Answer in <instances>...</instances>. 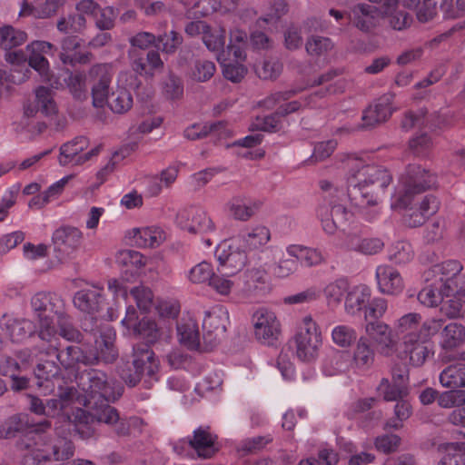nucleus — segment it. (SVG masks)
<instances>
[{"label": "nucleus", "mask_w": 465, "mask_h": 465, "mask_svg": "<svg viewBox=\"0 0 465 465\" xmlns=\"http://www.w3.org/2000/svg\"><path fill=\"white\" fill-rule=\"evenodd\" d=\"M346 171L347 194H337V200L331 199V217L325 207H321L318 213L322 219L323 230L333 234L338 225L348 222L354 215L352 211H347L344 205L349 200L367 220H373L379 213L378 204L384 189L391 183V176L389 172L378 165L367 164L356 155H349L343 161Z\"/></svg>", "instance_id": "obj_1"}, {"label": "nucleus", "mask_w": 465, "mask_h": 465, "mask_svg": "<svg viewBox=\"0 0 465 465\" xmlns=\"http://www.w3.org/2000/svg\"><path fill=\"white\" fill-rule=\"evenodd\" d=\"M74 411L73 413V430L84 439L93 435L92 424L94 420L115 426L119 434L129 431L126 422L119 420L116 410L105 402L114 401L122 395L120 383L108 381L104 372L92 371L80 376Z\"/></svg>", "instance_id": "obj_2"}, {"label": "nucleus", "mask_w": 465, "mask_h": 465, "mask_svg": "<svg viewBox=\"0 0 465 465\" xmlns=\"http://www.w3.org/2000/svg\"><path fill=\"white\" fill-rule=\"evenodd\" d=\"M32 307L39 322V337L50 343V348L57 350L56 339L62 336L67 341H76L80 332L70 323L66 315L54 308H61V301L47 293H37L32 299Z\"/></svg>", "instance_id": "obj_3"}, {"label": "nucleus", "mask_w": 465, "mask_h": 465, "mask_svg": "<svg viewBox=\"0 0 465 465\" xmlns=\"http://www.w3.org/2000/svg\"><path fill=\"white\" fill-rule=\"evenodd\" d=\"M421 316L416 312H409L399 318L393 325L397 336H401L403 360H408L412 366H421L427 360L430 351L422 341H420V324Z\"/></svg>", "instance_id": "obj_4"}, {"label": "nucleus", "mask_w": 465, "mask_h": 465, "mask_svg": "<svg viewBox=\"0 0 465 465\" xmlns=\"http://www.w3.org/2000/svg\"><path fill=\"white\" fill-rule=\"evenodd\" d=\"M153 258L146 257L134 250H120L115 254V262L124 270V272L119 279H111L108 281V290L113 294L116 302L119 299L127 301V287L124 282H132L138 276L145 274V269L153 272L151 267Z\"/></svg>", "instance_id": "obj_5"}, {"label": "nucleus", "mask_w": 465, "mask_h": 465, "mask_svg": "<svg viewBox=\"0 0 465 465\" xmlns=\"http://www.w3.org/2000/svg\"><path fill=\"white\" fill-rule=\"evenodd\" d=\"M114 331L111 328H106L100 339L95 341V351L84 353L80 347L72 345L58 352L56 357L66 370L74 369V365L80 362L93 364L99 360L111 361L116 356L114 348Z\"/></svg>", "instance_id": "obj_6"}, {"label": "nucleus", "mask_w": 465, "mask_h": 465, "mask_svg": "<svg viewBox=\"0 0 465 465\" xmlns=\"http://www.w3.org/2000/svg\"><path fill=\"white\" fill-rule=\"evenodd\" d=\"M77 389L68 388L60 394L59 400H50L44 402L34 396H30V410L37 415L57 418L55 429L58 431H71L73 430V413Z\"/></svg>", "instance_id": "obj_7"}, {"label": "nucleus", "mask_w": 465, "mask_h": 465, "mask_svg": "<svg viewBox=\"0 0 465 465\" xmlns=\"http://www.w3.org/2000/svg\"><path fill=\"white\" fill-rule=\"evenodd\" d=\"M435 184V176L420 165H411L400 178L391 197L393 210H404L411 203L413 195Z\"/></svg>", "instance_id": "obj_8"}, {"label": "nucleus", "mask_w": 465, "mask_h": 465, "mask_svg": "<svg viewBox=\"0 0 465 465\" xmlns=\"http://www.w3.org/2000/svg\"><path fill=\"white\" fill-rule=\"evenodd\" d=\"M297 357L303 361L314 360L322 346V333L311 316L302 319L294 336Z\"/></svg>", "instance_id": "obj_9"}, {"label": "nucleus", "mask_w": 465, "mask_h": 465, "mask_svg": "<svg viewBox=\"0 0 465 465\" xmlns=\"http://www.w3.org/2000/svg\"><path fill=\"white\" fill-rule=\"evenodd\" d=\"M365 335L377 347L380 354L386 357L396 356L403 360V355L398 351L399 342L391 326L381 321H371L364 325Z\"/></svg>", "instance_id": "obj_10"}, {"label": "nucleus", "mask_w": 465, "mask_h": 465, "mask_svg": "<svg viewBox=\"0 0 465 465\" xmlns=\"http://www.w3.org/2000/svg\"><path fill=\"white\" fill-rule=\"evenodd\" d=\"M139 80L132 71H122L116 80V90L112 93L107 103L109 108L115 114L128 112L134 104L132 91L137 88Z\"/></svg>", "instance_id": "obj_11"}, {"label": "nucleus", "mask_w": 465, "mask_h": 465, "mask_svg": "<svg viewBox=\"0 0 465 465\" xmlns=\"http://www.w3.org/2000/svg\"><path fill=\"white\" fill-rule=\"evenodd\" d=\"M255 339L262 344L272 345L281 334V323L275 312L260 307L252 315Z\"/></svg>", "instance_id": "obj_12"}, {"label": "nucleus", "mask_w": 465, "mask_h": 465, "mask_svg": "<svg viewBox=\"0 0 465 465\" xmlns=\"http://www.w3.org/2000/svg\"><path fill=\"white\" fill-rule=\"evenodd\" d=\"M125 328V334L129 336L141 337L147 342H154L162 333V328L147 317L138 321L136 310L131 305L127 306L125 317L122 320Z\"/></svg>", "instance_id": "obj_13"}, {"label": "nucleus", "mask_w": 465, "mask_h": 465, "mask_svg": "<svg viewBox=\"0 0 465 465\" xmlns=\"http://www.w3.org/2000/svg\"><path fill=\"white\" fill-rule=\"evenodd\" d=\"M88 76L94 82L92 85L93 105L103 108L110 99L112 67L108 64H95L90 69Z\"/></svg>", "instance_id": "obj_14"}, {"label": "nucleus", "mask_w": 465, "mask_h": 465, "mask_svg": "<svg viewBox=\"0 0 465 465\" xmlns=\"http://www.w3.org/2000/svg\"><path fill=\"white\" fill-rule=\"evenodd\" d=\"M215 256L221 270L235 275L246 264L247 256L244 252L239 250L232 242L223 241L219 243L215 250Z\"/></svg>", "instance_id": "obj_15"}, {"label": "nucleus", "mask_w": 465, "mask_h": 465, "mask_svg": "<svg viewBox=\"0 0 465 465\" xmlns=\"http://www.w3.org/2000/svg\"><path fill=\"white\" fill-rule=\"evenodd\" d=\"M54 45L46 41H33L26 45L28 64L35 70L43 81H51L50 64L45 54H51Z\"/></svg>", "instance_id": "obj_16"}, {"label": "nucleus", "mask_w": 465, "mask_h": 465, "mask_svg": "<svg viewBox=\"0 0 465 465\" xmlns=\"http://www.w3.org/2000/svg\"><path fill=\"white\" fill-rule=\"evenodd\" d=\"M34 103H26L24 105V114L26 117H34L38 112L47 118L54 117L58 113V106L54 98V93L45 86H38L35 89Z\"/></svg>", "instance_id": "obj_17"}, {"label": "nucleus", "mask_w": 465, "mask_h": 465, "mask_svg": "<svg viewBox=\"0 0 465 465\" xmlns=\"http://www.w3.org/2000/svg\"><path fill=\"white\" fill-rule=\"evenodd\" d=\"M180 227L192 233H207L214 225L207 213L202 210L183 211L177 216Z\"/></svg>", "instance_id": "obj_18"}, {"label": "nucleus", "mask_w": 465, "mask_h": 465, "mask_svg": "<svg viewBox=\"0 0 465 465\" xmlns=\"http://www.w3.org/2000/svg\"><path fill=\"white\" fill-rule=\"evenodd\" d=\"M375 278L378 289L383 294L397 295L404 289V281L401 273L390 265L378 266Z\"/></svg>", "instance_id": "obj_19"}, {"label": "nucleus", "mask_w": 465, "mask_h": 465, "mask_svg": "<svg viewBox=\"0 0 465 465\" xmlns=\"http://www.w3.org/2000/svg\"><path fill=\"white\" fill-rule=\"evenodd\" d=\"M99 5L94 0H82L76 5L80 15L61 18L57 23V29L63 33L79 32L85 26V19L82 15H90L94 17Z\"/></svg>", "instance_id": "obj_20"}, {"label": "nucleus", "mask_w": 465, "mask_h": 465, "mask_svg": "<svg viewBox=\"0 0 465 465\" xmlns=\"http://www.w3.org/2000/svg\"><path fill=\"white\" fill-rule=\"evenodd\" d=\"M352 373L356 376L366 373L374 364L375 350L369 339L360 337L351 356Z\"/></svg>", "instance_id": "obj_21"}, {"label": "nucleus", "mask_w": 465, "mask_h": 465, "mask_svg": "<svg viewBox=\"0 0 465 465\" xmlns=\"http://www.w3.org/2000/svg\"><path fill=\"white\" fill-rule=\"evenodd\" d=\"M462 270V265L454 260L436 264L427 272L426 280L430 277L440 282L445 289L454 291L452 285L457 286V276Z\"/></svg>", "instance_id": "obj_22"}, {"label": "nucleus", "mask_w": 465, "mask_h": 465, "mask_svg": "<svg viewBox=\"0 0 465 465\" xmlns=\"http://www.w3.org/2000/svg\"><path fill=\"white\" fill-rule=\"evenodd\" d=\"M371 298V290L365 284L349 286L344 298V311L348 315H357L364 310Z\"/></svg>", "instance_id": "obj_23"}, {"label": "nucleus", "mask_w": 465, "mask_h": 465, "mask_svg": "<svg viewBox=\"0 0 465 465\" xmlns=\"http://www.w3.org/2000/svg\"><path fill=\"white\" fill-rule=\"evenodd\" d=\"M129 234L134 238L135 244L141 248H157L167 239L166 232L163 228L154 225L134 228Z\"/></svg>", "instance_id": "obj_24"}, {"label": "nucleus", "mask_w": 465, "mask_h": 465, "mask_svg": "<svg viewBox=\"0 0 465 465\" xmlns=\"http://www.w3.org/2000/svg\"><path fill=\"white\" fill-rule=\"evenodd\" d=\"M229 323V313L223 306H215L205 313L203 329L206 335H213L214 339L222 337Z\"/></svg>", "instance_id": "obj_25"}, {"label": "nucleus", "mask_w": 465, "mask_h": 465, "mask_svg": "<svg viewBox=\"0 0 465 465\" xmlns=\"http://www.w3.org/2000/svg\"><path fill=\"white\" fill-rule=\"evenodd\" d=\"M177 337L184 347L194 350L200 345V331L196 319L190 313L184 314L177 324Z\"/></svg>", "instance_id": "obj_26"}, {"label": "nucleus", "mask_w": 465, "mask_h": 465, "mask_svg": "<svg viewBox=\"0 0 465 465\" xmlns=\"http://www.w3.org/2000/svg\"><path fill=\"white\" fill-rule=\"evenodd\" d=\"M134 365L138 374L137 377L129 381L130 386H134L139 381L140 375L153 376L159 370V361L154 353L149 349H134Z\"/></svg>", "instance_id": "obj_27"}, {"label": "nucleus", "mask_w": 465, "mask_h": 465, "mask_svg": "<svg viewBox=\"0 0 465 465\" xmlns=\"http://www.w3.org/2000/svg\"><path fill=\"white\" fill-rule=\"evenodd\" d=\"M74 177L75 174L74 173L63 176L61 179L49 185L46 190L34 196L28 202V206L33 209H41L50 202L58 199L64 193L66 185Z\"/></svg>", "instance_id": "obj_28"}, {"label": "nucleus", "mask_w": 465, "mask_h": 465, "mask_svg": "<svg viewBox=\"0 0 465 465\" xmlns=\"http://www.w3.org/2000/svg\"><path fill=\"white\" fill-rule=\"evenodd\" d=\"M84 238L83 232L77 227L64 226L54 231L53 233L54 243L63 252L76 251Z\"/></svg>", "instance_id": "obj_29"}, {"label": "nucleus", "mask_w": 465, "mask_h": 465, "mask_svg": "<svg viewBox=\"0 0 465 465\" xmlns=\"http://www.w3.org/2000/svg\"><path fill=\"white\" fill-rule=\"evenodd\" d=\"M1 329L5 336L13 341H22L30 336L35 327L29 320H17L10 316H5L1 322Z\"/></svg>", "instance_id": "obj_30"}, {"label": "nucleus", "mask_w": 465, "mask_h": 465, "mask_svg": "<svg viewBox=\"0 0 465 465\" xmlns=\"http://www.w3.org/2000/svg\"><path fill=\"white\" fill-rule=\"evenodd\" d=\"M391 96H383L371 104L363 113L362 120L367 127L386 121L391 114Z\"/></svg>", "instance_id": "obj_31"}, {"label": "nucleus", "mask_w": 465, "mask_h": 465, "mask_svg": "<svg viewBox=\"0 0 465 465\" xmlns=\"http://www.w3.org/2000/svg\"><path fill=\"white\" fill-rule=\"evenodd\" d=\"M322 371L326 376L346 373L350 378L352 373L351 356L348 351H336L324 361Z\"/></svg>", "instance_id": "obj_32"}, {"label": "nucleus", "mask_w": 465, "mask_h": 465, "mask_svg": "<svg viewBox=\"0 0 465 465\" xmlns=\"http://www.w3.org/2000/svg\"><path fill=\"white\" fill-rule=\"evenodd\" d=\"M217 60L223 68V76L232 82H240L247 73L243 62L245 59L235 58L223 50L217 54Z\"/></svg>", "instance_id": "obj_33"}, {"label": "nucleus", "mask_w": 465, "mask_h": 465, "mask_svg": "<svg viewBox=\"0 0 465 465\" xmlns=\"http://www.w3.org/2000/svg\"><path fill=\"white\" fill-rule=\"evenodd\" d=\"M88 147V140L85 137H77L69 143H64L60 149L58 158L59 163L63 166L73 164L81 165L78 160L82 159L84 151Z\"/></svg>", "instance_id": "obj_34"}, {"label": "nucleus", "mask_w": 465, "mask_h": 465, "mask_svg": "<svg viewBox=\"0 0 465 465\" xmlns=\"http://www.w3.org/2000/svg\"><path fill=\"white\" fill-rule=\"evenodd\" d=\"M407 375H393L392 381L382 379L377 388L379 395L387 401H397L407 393Z\"/></svg>", "instance_id": "obj_35"}, {"label": "nucleus", "mask_w": 465, "mask_h": 465, "mask_svg": "<svg viewBox=\"0 0 465 465\" xmlns=\"http://www.w3.org/2000/svg\"><path fill=\"white\" fill-rule=\"evenodd\" d=\"M60 59L64 64H84L88 61V53L82 50L80 39L67 37L62 43Z\"/></svg>", "instance_id": "obj_36"}, {"label": "nucleus", "mask_w": 465, "mask_h": 465, "mask_svg": "<svg viewBox=\"0 0 465 465\" xmlns=\"http://www.w3.org/2000/svg\"><path fill=\"white\" fill-rule=\"evenodd\" d=\"M64 3L65 0H45L43 3L35 2V5L23 2L19 15L21 16L32 15L37 18H47L54 15Z\"/></svg>", "instance_id": "obj_37"}, {"label": "nucleus", "mask_w": 465, "mask_h": 465, "mask_svg": "<svg viewBox=\"0 0 465 465\" xmlns=\"http://www.w3.org/2000/svg\"><path fill=\"white\" fill-rule=\"evenodd\" d=\"M379 13L370 5L361 4L353 7L349 15L351 23L361 31H369L377 23Z\"/></svg>", "instance_id": "obj_38"}, {"label": "nucleus", "mask_w": 465, "mask_h": 465, "mask_svg": "<svg viewBox=\"0 0 465 465\" xmlns=\"http://www.w3.org/2000/svg\"><path fill=\"white\" fill-rule=\"evenodd\" d=\"M216 437L205 430H195L193 438L186 441L202 458H210L217 450L215 445Z\"/></svg>", "instance_id": "obj_39"}, {"label": "nucleus", "mask_w": 465, "mask_h": 465, "mask_svg": "<svg viewBox=\"0 0 465 465\" xmlns=\"http://www.w3.org/2000/svg\"><path fill=\"white\" fill-rule=\"evenodd\" d=\"M287 253L296 259L302 265L312 267L320 265L324 262L321 251L300 244H291L286 248Z\"/></svg>", "instance_id": "obj_40"}, {"label": "nucleus", "mask_w": 465, "mask_h": 465, "mask_svg": "<svg viewBox=\"0 0 465 465\" xmlns=\"http://www.w3.org/2000/svg\"><path fill=\"white\" fill-rule=\"evenodd\" d=\"M440 346L445 350H454L465 344V326L458 322L447 324L440 332Z\"/></svg>", "instance_id": "obj_41"}, {"label": "nucleus", "mask_w": 465, "mask_h": 465, "mask_svg": "<svg viewBox=\"0 0 465 465\" xmlns=\"http://www.w3.org/2000/svg\"><path fill=\"white\" fill-rule=\"evenodd\" d=\"M438 209L439 202L436 197L427 195L420 202L419 208L417 210H413L409 214V218L406 219V223L411 227L420 226L423 224L430 216L434 214Z\"/></svg>", "instance_id": "obj_42"}, {"label": "nucleus", "mask_w": 465, "mask_h": 465, "mask_svg": "<svg viewBox=\"0 0 465 465\" xmlns=\"http://www.w3.org/2000/svg\"><path fill=\"white\" fill-rule=\"evenodd\" d=\"M429 281L431 282L419 292L418 299L425 306L435 307L443 302L444 298H448L449 292L451 291L445 289L443 285L430 277Z\"/></svg>", "instance_id": "obj_43"}, {"label": "nucleus", "mask_w": 465, "mask_h": 465, "mask_svg": "<svg viewBox=\"0 0 465 465\" xmlns=\"http://www.w3.org/2000/svg\"><path fill=\"white\" fill-rule=\"evenodd\" d=\"M74 303L80 311L92 313L100 309L102 304L101 290L92 287L76 292Z\"/></svg>", "instance_id": "obj_44"}, {"label": "nucleus", "mask_w": 465, "mask_h": 465, "mask_svg": "<svg viewBox=\"0 0 465 465\" xmlns=\"http://www.w3.org/2000/svg\"><path fill=\"white\" fill-rule=\"evenodd\" d=\"M292 93V91L275 93L263 101V106L269 109L278 106L277 114L286 115L294 113L301 108L302 104L298 101L286 103Z\"/></svg>", "instance_id": "obj_45"}, {"label": "nucleus", "mask_w": 465, "mask_h": 465, "mask_svg": "<svg viewBox=\"0 0 465 465\" xmlns=\"http://www.w3.org/2000/svg\"><path fill=\"white\" fill-rule=\"evenodd\" d=\"M440 383L448 389L465 387V363L457 362L445 368L440 374Z\"/></svg>", "instance_id": "obj_46"}, {"label": "nucleus", "mask_w": 465, "mask_h": 465, "mask_svg": "<svg viewBox=\"0 0 465 465\" xmlns=\"http://www.w3.org/2000/svg\"><path fill=\"white\" fill-rule=\"evenodd\" d=\"M267 252L273 258L279 259L272 268V272L275 277L284 279L291 276L297 271L298 263L296 259L283 258L282 251L280 248L271 247Z\"/></svg>", "instance_id": "obj_47"}, {"label": "nucleus", "mask_w": 465, "mask_h": 465, "mask_svg": "<svg viewBox=\"0 0 465 465\" xmlns=\"http://www.w3.org/2000/svg\"><path fill=\"white\" fill-rule=\"evenodd\" d=\"M242 242L250 250L259 249L271 240V232L264 225H256L250 228L242 236Z\"/></svg>", "instance_id": "obj_48"}, {"label": "nucleus", "mask_w": 465, "mask_h": 465, "mask_svg": "<svg viewBox=\"0 0 465 465\" xmlns=\"http://www.w3.org/2000/svg\"><path fill=\"white\" fill-rule=\"evenodd\" d=\"M440 311L449 318L465 315V289L457 291L443 301Z\"/></svg>", "instance_id": "obj_49"}, {"label": "nucleus", "mask_w": 465, "mask_h": 465, "mask_svg": "<svg viewBox=\"0 0 465 465\" xmlns=\"http://www.w3.org/2000/svg\"><path fill=\"white\" fill-rule=\"evenodd\" d=\"M350 284L345 279H337L326 283L322 289L323 296L329 306H337L346 295Z\"/></svg>", "instance_id": "obj_50"}, {"label": "nucleus", "mask_w": 465, "mask_h": 465, "mask_svg": "<svg viewBox=\"0 0 465 465\" xmlns=\"http://www.w3.org/2000/svg\"><path fill=\"white\" fill-rule=\"evenodd\" d=\"M214 272L215 269L211 262L203 261L188 270L186 278L193 284L209 285Z\"/></svg>", "instance_id": "obj_51"}, {"label": "nucleus", "mask_w": 465, "mask_h": 465, "mask_svg": "<svg viewBox=\"0 0 465 465\" xmlns=\"http://www.w3.org/2000/svg\"><path fill=\"white\" fill-rule=\"evenodd\" d=\"M332 342L341 348L351 347L357 340L356 330L346 324H338L331 331Z\"/></svg>", "instance_id": "obj_52"}, {"label": "nucleus", "mask_w": 465, "mask_h": 465, "mask_svg": "<svg viewBox=\"0 0 465 465\" xmlns=\"http://www.w3.org/2000/svg\"><path fill=\"white\" fill-rule=\"evenodd\" d=\"M87 75L84 73H70L64 80L66 88L73 97L76 100H84L87 97Z\"/></svg>", "instance_id": "obj_53"}, {"label": "nucleus", "mask_w": 465, "mask_h": 465, "mask_svg": "<svg viewBox=\"0 0 465 465\" xmlns=\"http://www.w3.org/2000/svg\"><path fill=\"white\" fill-rule=\"evenodd\" d=\"M27 39L24 31L5 25L0 28V45L5 49H12L23 45Z\"/></svg>", "instance_id": "obj_54"}, {"label": "nucleus", "mask_w": 465, "mask_h": 465, "mask_svg": "<svg viewBox=\"0 0 465 465\" xmlns=\"http://www.w3.org/2000/svg\"><path fill=\"white\" fill-rule=\"evenodd\" d=\"M226 206L230 214L237 220L247 221L254 214L252 205L240 196L231 199Z\"/></svg>", "instance_id": "obj_55"}, {"label": "nucleus", "mask_w": 465, "mask_h": 465, "mask_svg": "<svg viewBox=\"0 0 465 465\" xmlns=\"http://www.w3.org/2000/svg\"><path fill=\"white\" fill-rule=\"evenodd\" d=\"M232 276L230 272L217 268V273L214 272L208 286L218 294L229 295L234 287V282L231 279Z\"/></svg>", "instance_id": "obj_56"}, {"label": "nucleus", "mask_w": 465, "mask_h": 465, "mask_svg": "<svg viewBox=\"0 0 465 465\" xmlns=\"http://www.w3.org/2000/svg\"><path fill=\"white\" fill-rule=\"evenodd\" d=\"M444 452L439 465H465L463 445L449 443L442 448Z\"/></svg>", "instance_id": "obj_57"}, {"label": "nucleus", "mask_w": 465, "mask_h": 465, "mask_svg": "<svg viewBox=\"0 0 465 465\" xmlns=\"http://www.w3.org/2000/svg\"><path fill=\"white\" fill-rule=\"evenodd\" d=\"M163 62L158 53L150 52L147 54V63L137 60L133 63V69L140 74L153 75L163 67Z\"/></svg>", "instance_id": "obj_58"}, {"label": "nucleus", "mask_w": 465, "mask_h": 465, "mask_svg": "<svg viewBox=\"0 0 465 465\" xmlns=\"http://www.w3.org/2000/svg\"><path fill=\"white\" fill-rule=\"evenodd\" d=\"M247 35L243 31L235 29L231 33L230 44L225 53L232 54L235 58L245 59V47Z\"/></svg>", "instance_id": "obj_59"}, {"label": "nucleus", "mask_w": 465, "mask_h": 465, "mask_svg": "<svg viewBox=\"0 0 465 465\" xmlns=\"http://www.w3.org/2000/svg\"><path fill=\"white\" fill-rule=\"evenodd\" d=\"M118 153H116L104 165L101 166L95 173L94 180L88 185L90 192L98 190L109 178V176L114 172L116 163L114 157Z\"/></svg>", "instance_id": "obj_60"}, {"label": "nucleus", "mask_w": 465, "mask_h": 465, "mask_svg": "<svg viewBox=\"0 0 465 465\" xmlns=\"http://www.w3.org/2000/svg\"><path fill=\"white\" fill-rule=\"evenodd\" d=\"M387 309L388 304L385 299L380 297L371 299L363 310L365 322L379 321L383 317Z\"/></svg>", "instance_id": "obj_61"}, {"label": "nucleus", "mask_w": 465, "mask_h": 465, "mask_svg": "<svg viewBox=\"0 0 465 465\" xmlns=\"http://www.w3.org/2000/svg\"><path fill=\"white\" fill-rule=\"evenodd\" d=\"M130 295L141 311L146 312L153 305V294L148 287L137 286L131 290Z\"/></svg>", "instance_id": "obj_62"}, {"label": "nucleus", "mask_w": 465, "mask_h": 465, "mask_svg": "<svg viewBox=\"0 0 465 465\" xmlns=\"http://www.w3.org/2000/svg\"><path fill=\"white\" fill-rule=\"evenodd\" d=\"M412 257V247L407 242H399L395 243L390 250V260L398 264L407 263L411 261Z\"/></svg>", "instance_id": "obj_63"}, {"label": "nucleus", "mask_w": 465, "mask_h": 465, "mask_svg": "<svg viewBox=\"0 0 465 465\" xmlns=\"http://www.w3.org/2000/svg\"><path fill=\"white\" fill-rule=\"evenodd\" d=\"M438 404L445 409L463 406L465 405V391H443L438 396Z\"/></svg>", "instance_id": "obj_64"}]
</instances>
